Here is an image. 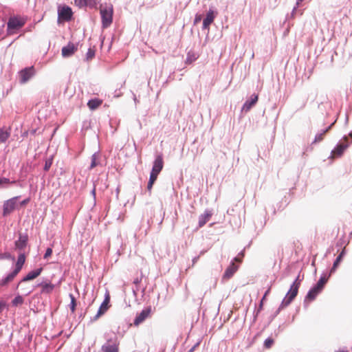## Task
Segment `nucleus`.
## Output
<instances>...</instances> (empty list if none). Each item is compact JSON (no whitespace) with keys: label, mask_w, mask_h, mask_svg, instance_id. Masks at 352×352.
<instances>
[{"label":"nucleus","mask_w":352,"mask_h":352,"mask_svg":"<svg viewBox=\"0 0 352 352\" xmlns=\"http://www.w3.org/2000/svg\"><path fill=\"white\" fill-rule=\"evenodd\" d=\"M164 167V160L162 154L157 155L153 162V168L150 174L149 181L147 185L148 190L151 191L153 185L157 179V176Z\"/></svg>","instance_id":"nucleus-1"},{"label":"nucleus","mask_w":352,"mask_h":352,"mask_svg":"<svg viewBox=\"0 0 352 352\" xmlns=\"http://www.w3.org/2000/svg\"><path fill=\"white\" fill-rule=\"evenodd\" d=\"M25 261L24 254H21L17 259L14 270L9 274L6 278L0 280V286L3 287L12 282L15 276L19 273Z\"/></svg>","instance_id":"nucleus-2"},{"label":"nucleus","mask_w":352,"mask_h":352,"mask_svg":"<svg viewBox=\"0 0 352 352\" xmlns=\"http://www.w3.org/2000/svg\"><path fill=\"white\" fill-rule=\"evenodd\" d=\"M300 282L298 281V278H297L296 280L294 282V283L292 285L290 289L286 294L285 298L282 301L280 309H283L285 307L288 306L293 300L296 298V296L298 294V289L300 287Z\"/></svg>","instance_id":"nucleus-3"},{"label":"nucleus","mask_w":352,"mask_h":352,"mask_svg":"<svg viewBox=\"0 0 352 352\" xmlns=\"http://www.w3.org/2000/svg\"><path fill=\"white\" fill-rule=\"evenodd\" d=\"M100 14L103 28L109 27L112 23V8H101Z\"/></svg>","instance_id":"nucleus-4"},{"label":"nucleus","mask_w":352,"mask_h":352,"mask_svg":"<svg viewBox=\"0 0 352 352\" xmlns=\"http://www.w3.org/2000/svg\"><path fill=\"white\" fill-rule=\"evenodd\" d=\"M25 23V20L21 16L10 17L7 23L8 30H19Z\"/></svg>","instance_id":"nucleus-5"},{"label":"nucleus","mask_w":352,"mask_h":352,"mask_svg":"<svg viewBox=\"0 0 352 352\" xmlns=\"http://www.w3.org/2000/svg\"><path fill=\"white\" fill-rule=\"evenodd\" d=\"M35 74L33 66L26 67L19 72L20 82L24 84L27 82Z\"/></svg>","instance_id":"nucleus-6"},{"label":"nucleus","mask_w":352,"mask_h":352,"mask_svg":"<svg viewBox=\"0 0 352 352\" xmlns=\"http://www.w3.org/2000/svg\"><path fill=\"white\" fill-rule=\"evenodd\" d=\"M17 199L18 197H14L4 202L3 211V216H7L14 211L16 206Z\"/></svg>","instance_id":"nucleus-7"},{"label":"nucleus","mask_w":352,"mask_h":352,"mask_svg":"<svg viewBox=\"0 0 352 352\" xmlns=\"http://www.w3.org/2000/svg\"><path fill=\"white\" fill-rule=\"evenodd\" d=\"M58 19L63 21H69L71 20L73 12L68 6H63L58 9Z\"/></svg>","instance_id":"nucleus-8"},{"label":"nucleus","mask_w":352,"mask_h":352,"mask_svg":"<svg viewBox=\"0 0 352 352\" xmlns=\"http://www.w3.org/2000/svg\"><path fill=\"white\" fill-rule=\"evenodd\" d=\"M151 308L147 307L143 309L135 318L133 324L136 327L142 323L147 318L151 316Z\"/></svg>","instance_id":"nucleus-9"},{"label":"nucleus","mask_w":352,"mask_h":352,"mask_svg":"<svg viewBox=\"0 0 352 352\" xmlns=\"http://www.w3.org/2000/svg\"><path fill=\"white\" fill-rule=\"evenodd\" d=\"M110 302V295L109 292L105 294L104 301L102 302L97 314L94 316V320H98L102 315H103L109 309V303Z\"/></svg>","instance_id":"nucleus-10"},{"label":"nucleus","mask_w":352,"mask_h":352,"mask_svg":"<svg viewBox=\"0 0 352 352\" xmlns=\"http://www.w3.org/2000/svg\"><path fill=\"white\" fill-rule=\"evenodd\" d=\"M41 288V294H50L55 288V285L50 281H43L38 285Z\"/></svg>","instance_id":"nucleus-11"},{"label":"nucleus","mask_w":352,"mask_h":352,"mask_svg":"<svg viewBox=\"0 0 352 352\" xmlns=\"http://www.w3.org/2000/svg\"><path fill=\"white\" fill-rule=\"evenodd\" d=\"M217 15L213 10H210L206 14V17L204 19L203 21V29H209V26L212 23H213L214 18Z\"/></svg>","instance_id":"nucleus-12"},{"label":"nucleus","mask_w":352,"mask_h":352,"mask_svg":"<svg viewBox=\"0 0 352 352\" xmlns=\"http://www.w3.org/2000/svg\"><path fill=\"white\" fill-rule=\"evenodd\" d=\"M257 101H258V96L255 95V94L252 95L251 96L250 100H247L244 103V104H243V106L242 107V110L245 111V112L249 111L251 109V108L254 105H255V104L257 102Z\"/></svg>","instance_id":"nucleus-13"},{"label":"nucleus","mask_w":352,"mask_h":352,"mask_svg":"<svg viewBox=\"0 0 352 352\" xmlns=\"http://www.w3.org/2000/svg\"><path fill=\"white\" fill-rule=\"evenodd\" d=\"M43 269L42 268H38L36 270H34V271H32V272H30L19 283V285L20 284H21L23 282H25V281H28V280H33L34 278H36V277H38L41 272H42Z\"/></svg>","instance_id":"nucleus-14"},{"label":"nucleus","mask_w":352,"mask_h":352,"mask_svg":"<svg viewBox=\"0 0 352 352\" xmlns=\"http://www.w3.org/2000/svg\"><path fill=\"white\" fill-rule=\"evenodd\" d=\"M98 3V0H75V4L80 8L86 6L94 7Z\"/></svg>","instance_id":"nucleus-15"},{"label":"nucleus","mask_w":352,"mask_h":352,"mask_svg":"<svg viewBox=\"0 0 352 352\" xmlns=\"http://www.w3.org/2000/svg\"><path fill=\"white\" fill-rule=\"evenodd\" d=\"M238 265H236L234 263H232L224 272L223 278L224 279L230 278L237 271Z\"/></svg>","instance_id":"nucleus-16"},{"label":"nucleus","mask_w":352,"mask_h":352,"mask_svg":"<svg viewBox=\"0 0 352 352\" xmlns=\"http://www.w3.org/2000/svg\"><path fill=\"white\" fill-rule=\"evenodd\" d=\"M76 50L77 49L74 44L69 43L62 48V55L64 57L70 56L74 54Z\"/></svg>","instance_id":"nucleus-17"},{"label":"nucleus","mask_w":352,"mask_h":352,"mask_svg":"<svg viewBox=\"0 0 352 352\" xmlns=\"http://www.w3.org/2000/svg\"><path fill=\"white\" fill-rule=\"evenodd\" d=\"M345 248L342 250V252L340 253V254L336 258V261H334L333 264V267L330 270V274L329 276L335 272V271L337 270L338 266L340 265V263L342 261L344 256H345Z\"/></svg>","instance_id":"nucleus-18"},{"label":"nucleus","mask_w":352,"mask_h":352,"mask_svg":"<svg viewBox=\"0 0 352 352\" xmlns=\"http://www.w3.org/2000/svg\"><path fill=\"white\" fill-rule=\"evenodd\" d=\"M28 236L27 234H21L19 240L15 242V246L16 248L23 250L24 249L28 243Z\"/></svg>","instance_id":"nucleus-19"},{"label":"nucleus","mask_w":352,"mask_h":352,"mask_svg":"<svg viewBox=\"0 0 352 352\" xmlns=\"http://www.w3.org/2000/svg\"><path fill=\"white\" fill-rule=\"evenodd\" d=\"M212 217V213L209 211H206L203 214L199 217V227H203Z\"/></svg>","instance_id":"nucleus-20"},{"label":"nucleus","mask_w":352,"mask_h":352,"mask_svg":"<svg viewBox=\"0 0 352 352\" xmlns=\"http://www.w3.org/2000/svg\"><path fill=\"white\" fill-rule=\"evenodd\" d=\"M102 352H119L118 344L114 342L112 344H106L102 346Z\"/></svg>","instance_id":"nucleus-21"},{"label":"nucleus","mask_w":352,"mask_h":352,"mask_svg":"<svg viewBox=\"0 0 352 352\" xmlns=\"http://www.w3.org/2000/svg\"><path fill=\"white\" fill-rule=\"evenodd\" d=\"M321 291L322 290L320 289H318L316 286H314L308 292V294L306 296V300H308L309 301L314 300L316 298V297L318 296V294L321 292Z\"/></svg>","instance_id":"nucleus-22"},{"label":"nucleus","mask_w":352,"mask_h":352,"mask_svg":"<svg viewBox=\"0 0 352 352\" xmlns=\"http://www.w3.org/2000/svg\"><path fill=\"white\" fill-rule=\"evenodd\" d=\"M102 104V100L99 98L91 99L88 101L87 106L91 110L98 109Z\"/></svg>","instance_id":"nucleus-23"},{"label":"nucleus","mask_w":352,"mask_h":352,"mask_svg":"<svg viewBox=\"0 0 352 352\" xmlns=\"http://www.w3.org/2000/svg\"><path fill=\"white\" fill-rule=\"evenodd\" d=\"M346 145L344 144H338L332 151L333 157H340L342 155L344 151L346 149Z\"/></svg>","instance_id":"nucleus-24"},{"label":"nucleus","mask_w":352,"mask_h":352,"mask_svg":"<svg viewBox=\"0 0 352 352\" xmlns=\"http://www.w3.org/2000/svg\"><path fill=\"white\" fill-rule=\"evenodd\" d=\"M197 58V56L195 54V53L192 51H190L187 54L186 59V64L190 65L194 61H195Z\"/></svg>","instance_id":"nucleus-25"},{"label":"nucleus","mask_w":352,"mask_h":352,"mask_svg":"<svg viewBox=\"0 0 352 352\" xmlns=\"http://www.w3.org/2000/svg\"><path fill=\"white\" fill-rule=\"evenodd\" d=\"M24 302V299L21 296H16L12 300V305L14 307H18L21 305H23Z\"/></svg>","instance_id":"nucleus-26"},{"label":"nucleus","mask_w":352,"mask_h":352,"mask_svg":"<svg viewBox=\"0 0 352 352\" xmlns=\"http://www.w3.org/2000/svg\"><path fill=\"white\" fill-rule=\"evenodd\" d=\"M10 137V133L8 131H3L0 129V143H4Z\"/></svg>","instance_id":"nucleus-27"},{"label":"nucleus","mask_w":352,"mask_h":352,"mask_svg":"<svg viewBox=\"0 0 352 352\" xmlns=\"http://www.w3.org/2000/svg\"><path fill=\"white\" fill-rule=\"evenodd\" d=\"M69 298L71 299V303L69 305L70 310L72 313H74L76 311V300L74 297V296L72 294H69Z\"/></svg>","instance_id":"nucleus-28"},{"label":"nucleus","mask_w":352,"mask_h":352,"mask_svg":"<svg viewBox=\"0 0 352 352\" xmlns=\"http://www.w3.org/2000/svg\"><path fill=\"white\" fill-rule=\"evenodd\" d=\"M327 280H328V278L325 277V276H322L319 280L318 281L317 284L316 285V286L318 288V289H320L321 290H322L324 285L326 284V283L327 282Z\"/></svg>","instance_id":"nucleus-29"},{"label":"nucleus","mask_w":352,"mask_h":352,"mask_svg":"<svg viewBox=\"0 0 352 352\" xmlns=\"http://www.w3.org/2000/svg\"><path fill=\"white\" fill-rule=\"evenodd\" d=\"M331 126H329L327 129L324 130L322 133L317 134L315 138V142H318L322 141L324 139V136L325 135L326 133L330 129Z\"/></svg>","instance_id":"nucleus-30"},{"label":"nucleus","mask_w":352,"mask_h":352,"mask_svg":"<svg viewBox=\"0 0 352 352\" xmlns=\"http://www.w3.org/2000/svg\"><path fill=\"white\" fill-rule=\"evenodd\" d=\"M98 155L95 153L91 156V163L90 165V168H93L98 165Z\"/></svg>","instance_id":"nucleus-31"},{"label":"nucleus","mask_w":352,"mask_h":352,"mask_svg":"<svg viewBox=\"0 0 352 352\" xmlns=\"http://www.w3.org/2000/svg\"><path fill=\"white\" fill-rule=\"evenodd\" d=\"M15 183V182H10L9 179L6 177L0 178V188L4 187L10 184Z\"/></svg>","instance_id":"nucleus-32"},{"label":"nucleus","mask_w":352,"mask_h":352,"mask_svg":"<svg viewBox=\"0 0 352 352\" xmlns=\"http://www.w3.org/2000/svg\"><path fill=\"white\" fill-rule=\"evenodd\" d=\"M274 343V339L271 338H267L264 342V346L266 349H270Z\"/></svg>","instance_id":"nucleus-33"},{"label":"nucleus","mask_w":352,"mask_h":352,"mask_svg":"<svg viewBox=\"0 0 352 352\" xmlns=\"http://www.w3.org/2000/svg\"><path fill=\"white\" fill-rule=\"evenodd\" d=\"M95 56V50L89 48L86 54V58L87 60H91Z\"/></svg>","instance_id":"nucleus-34"},{"label":"nucleus","mask_w":352,"mask_h":352,"mask_svg":"<svg viewBox=\"0 0 352 352\" xmlns=\"http://www.w3.org/2000/svg\"><path fill=\"white\" fill-rule=\"evenodd\" d=\"M52 254V249L50 248H48L46 250L45 254H44V258L46 259L49 258Z\"/></svg>","instance_id":"nucleus-35"},{"label":"nucleus","mask_w":352,"mask_h":352,"mask_svg":"<svg viewBox=\"0 0 352 352\" xmlns=\"http://www.w3.org/2000/svg\"><path fill=\"white\" fill-rule=\"evenodd\" d=\"M51 165H52L51 160L46 161L45 164V166H44V170L46 171L50 169Z\"/></svg>","instance_id":"nucleus-36"},{"label":"nucleus","mask_w":352,"mask_h":352,"mask_svg":"<svg viewBox=\"0 0 352 352\" xmlns=\"http://www.w3.org/2000/svg\"><path fill=\"white\" fill-rule=\"evenodd\" d=\"M202 16L201 14H197L195 18L194 23L197 24L201 21Z\"/></svg>","instance_id":"nucleus-37"},{"label":"nucleus","mask_w":352,"mask_h":352,"mask_svg":"<svg viewBox=\"0 0 352 352\" xmlns=\"http://www.w3.org/2000/svg\"><path fill=\"white\" fill-rule=\"evenodd\" d=\"M243 256H244L243 253H241V256H239H239H237L236 257H235V258H234V261H235L236 262L241 263V261H242V258L243 257Z\"/></svg>","instance_id":"nucleus-38"},{"label":"nucleus","mask_w":352,"mask_h":352,"mask_svg":"<svg viewBox=\"0 0 352 352\" xmlns=\"http://www.w3.org/2000/svg\"><path fill=\"white\" fill-rule=\"evenodd\" d=\"M6 303L3 301L0 302V314L3 311V309L6 307Z\"/></svg>","instance_id":"nucleus-39"},{"label":"nucleus","mask_w":352,"mask_h":352,"mask_svg":"<svg viewBox=\"0 0 352 352\" xmlns=\"http://www.w3.org/2000/svg\"><path fill=\"white\" fill-rule=\"evenodd\" d=\"M270 289H270V288H268V289L265 292V294H264L263 297L262 298V300H265V298H266L267 296V295L270 294Z\"/></svg>","instance_id":"nucleus-40"},{"label":"nucleus","mask_w":352,"mask_h":352,"mask_svg":"<svg viewBox=\"0 0 352 352\" xmlns=\"http://www.w3.org/2000/svg\"><path fill=\"white\" fill-rule=\"evenodd\" d=\"M10 257V255L9 254H5L4 255L0 254V259L3 258H9Z\"/></svg>","instance_id":"nucleus-41"},{"label":"nucleus","mask_w":352,"mask_h":352,"mask_svg":"<svg viewBox=\"0 0 352 352\" xmlns=\"http://www.w3.org/2000/svg\"><path fill=\"white\" fill-rule=\"evenodd\" d=\"M263 300L261 299L260 305H259V310L262 309L263 305Z\"/></svg>","instance_id":"nucleus-42"},{"label":"nucleus","mask_w":352,"mask_h":352,"mask_svg":"<svg viewBox=\"0 0 352 352\" xmlns=\"http://www.w3.org/2000/svg\"><path fill=\"white\" fill-rule=\"evenodd\" d=\"M29 201V199H25L21 202V205H25Z\"/></svg>","instance_id":"nucleus-43"},{"label":"nucleus","mask_w":352,"mask_h":352,"mask_svg":"<svg viewBox=\"0 0 352 352\" xmlns=\"http://www.w3.org/2000/svg\"><path fill=\"white\" fill-rule=\"evenodd\" d=\"M197 345H195L192 348H191L188 352H193Z\"/></svg>","instance_id":"nucleus-44"},{"label":"nucleus","mask_w":352,"mask_h":352,"mask_svg":"<svg viewBox=\"0 0 352 352\" xmlns=\"http://www.w3.org/2000/svg\"><path fill=\"white\" fill-rule=\"evenodd\" d=\"M32 292V290H28L26 291V295L30 294Z\"/></svg>","instance_id":"nucleus-45"},{"label":"nucleus","mask_w":352,"mask_h":352,"mask_svg":"<svg viewBox=\"0 0 352 352\" xmlns=\"http://www.w3.org/2000/svg\"><path fill=\"white\" fill-rule=\"evenodd\" d=\"M304 0H297V5H298L300 2L303 1Z\"/></svg>","instance_id":"nucleus-46"},{"label":"nucleus","mask_w":352,"mask_h":352,"mask_svg":"<svg viewBox=\"0 0 352 352\" xmlns=\"http://www.w3.org/2000/svg\"><path fill=\"white\" fill-rule=\"evenodd\" d=\"M198 259H199V256H198V257H197V258H194L193 262L195 263V261H197Z\"/></svg>","instance_id":"nucleus-47"},{"label":"nucleus","mask_w":352,"mask_h":352,"mask_svg":"<svg viewBox=\"0 0 352 352\" xmlns=\"http://www.w3.org/2000/svg\"><path fill=\"white\" fill-rule=\"evenodd\" d=\"M336 352H347V351H344V350H339V351H336Z\"/></svg>","instance_id":"nucleus-48"},{"label":"nucleus","mask_w":352,"mask_h":352,"mask_svg":"<svg viewBox=\"0 0 352 352\" xmlns=\"http://www.w3.org/2000/svg\"><path fill=\"white\" fill-rule=\"evenodd\" d=\"M138 283H139V281H138V280H135L134 281V283H135V284H138Z\"/></svg>","instance_id":"nucleus-49"}]
</instances>
